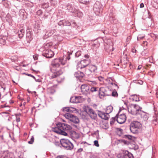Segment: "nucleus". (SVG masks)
Returning a JSON list of instances; mask_svg holds the SVG:
<instances>
[{"instance_id": "4c0bfd02", "label": "nucleus", "mask_w": 158, "mask_h": 158, "mask_svg": "<svg viewBox=\"0 0 158 158\" xmlns=\"http://www.w3.org/2000/svg\"><path fill=\"white\" fill-rule=\"evenodd\" d=\"M132 108V109L131 110H130L129 109V108H128V112H129V113L131 114L132 115L138 116V115H137L138 114H137V112H136L135 111H134V110H133V109H132V108Z\"/></svg>"}, {"instance_id": "37998d69", "label": "nucleus", "mask_w": 158, "mask_h": 158, "mask_svg": "<svg viewBox=\"0 0 158 158\" xmlns=\"http://www.w3.org/2000/svg\"><path fill=\"white\" fill-rule=\"evenodd\" d=\"M82 54V53L81 51H77L75 54V56L76 57H78Z\"/></svg>"}, {"instance_id": "8fccbe9b", "label": "nucleus", "mask_w": 158, "mask_h": 158, "mask_svg": "<svg viewBox=\"0 0 158 158\" xmlns=\"http://www.w3.org/2000/svg\"><path fill=\"white\" fill-rule=\"evenodd\" d=\"M94 145L97 147H98L99 145L98 143V142L97 140H95L94 141Z\"/></svg>"}, {"instance_id": "f3484780", "label": "nucleus", "mask_w": 158, "mask_h": 158, "mask_svg": "<svg viewBox=\"0 0 158 158\" xmlns=\"http://www.w3.org/2000/svg\"><path fill=\"white\" fill-rule=\"evenodd\" d=\"M25 27L22 26L19 28L18 33V36L19 38H21L23 37L25 33Z\"/></svg>"}, {"instance_id": "4d7b16f0", "label": "nucleus", "mask_w": 158, "mask_h": 158, "mask_svg": "<svg viewBox=\"0 0 158 158\" xmlns=\"http://www.w3.org/2000/svg\"><path fill=\"white\" fill-rule=\"evenodd\" d=\"M98 79L100 81H103L104 78L102 76H99L98 77Z\"/></svg>"}, {"instance_id": "c9c22d12", "label": "nucleus", "mask_w": 158, "mask_h": 158, "mask_svg": "<svg viewBox=\"0 0 158 158\" xmlns=\"http://www.w3.org/2000/svg\"><path fill=\"white\" fill-rule=\"evenodd\" d=\"M113 110V107L112 106L110 105L109 106L106 108V112L109 114L112 112Z\"/></svg>"}, {"instance_id": "f704fd0d", "label": "nucleus", "mask_w": 158, "mask_h": 158, "mask_svg": "<svg viewBox=\"0 0 158 158\" xmlns=\"http://www.w3.org/2000/svg\"><path fill=\"white\" fill-rule=\"evenodd\" d=\"M121 144H122V145H128L131 144V143L128 141H127V140H125L124 139H122V140Z\"/></svg>"}, {"instance_id": "774afa93", "label": "nucleus", "mask_w": 158, "mask_h": 158, "mask_svg": "<svg viewBox=\"0 0 158 158\" xmlns=\"http://www.w3.org/2000/svg\"><path fill=\"white\" fill-rule=\"evenodd\" d=\"M71 23L72 24L71 25H72V26L73 27H74L76 26V23L75 22H72V23Z\"/></svg>"}, {"instance_id": "338daca9", "label": "nucleus", "mask_w": 158, "mask_h": 158, "mask_svg": "<svg viewBox=\"0 0 158 158\" xmlns=\"http://www.w3.org/2000/svg\"><path fill=\"white\" fill-rule=\"evenodd\" d=\"M106 51L107 52H108L109 54V55H110V54H111V49H106Z\"/></svg>"}, {"instance_id": "20e7f679", "label": "nucleus", "mask_w": 158, "mask_h": 158, "mask_svg": "<svg viewBox=\"0 0 158 158\" xmlns=\"http://www.w3.org/2000/svg\"><path fill=\"white\" fill-rule=\"evenodd\" d=\"M130 106L131 108H132L134 111L137 112L138 116H140L141 118H145V119H147V115L145 114H144L145 112L141 110L142 109V107L135 104H130Z\"/></svg>"}, {"instance_id": "09e8293b", "label": "nucleus", "mask_w": 158, "mask_h": 158, "mask_svg": "<svg viewBox=\"0 0 158 158\" xmlns=\"http://www.w3.org/2000/svg\"><path fill=\"white\" fill-rule=\"evenodd\" d=\"M52 46V44L51 43H47L45 46V48H50Z\"/></svg>"}, {"instance_id": "c03bdc74", "label": "nucleus", "mask_w": 158, "mask_h": 158, "mask_svg": "<svg viewBox=\"0 0 158 158\" xmlns=\"http://www.w3.org/2000/svg\"><path fill=\"white\" fill-rule=\"evenodd\" d=\"M133 82L140 85H142L143 83V81L141 80H134Z\"/></svg>"}, {"instance_id": "5fc2aeb1", "label": "nucleus", "mask_w": 158, "mask_h": 158, "mask_svg": "<svg viewBox=\"0 0 158 158\" xmlns=\"http://www.w3.org/2000/svg\"><path fill=\"white\" fill-rule=\"evenodd\" d=\"M122 139H117L116 141L115 142L117 145L119 144H121Z\"/></svg>"}, {"instance_id": "f03ea898", "label": "nucleus", "mask_w": 158, "mask_h": 158, "mask_svg": "<svg viewBox=\"0 0 158 158\" xmlns=\"http://www.w3.org/2000/svg\"><path fill=\"white\" fill-rule=\"evenodd\" d=\"M56 126L52 128V131L56 133L64 136L68 135L66 131L72 129V127L65 123L59 122L56 124Z\"/></svg>"}, {"instance_id": "4be33fe9", "label": "nucleus", "mask_w": 158, "mask_h": 158, "mask_svg": "<svg viewBox=\"0 0 158 158\" xmlns=\"http://www.w3.org/2000/svg\"><path fill=\"white\" fill-rule=\"evenodd\" d=\"M70 121L73 122L74 123L77 124L79 123L80 121L77 117L73 115L72 118L71 119H69V121H68V123H69Z\"/></svg>"}, {"instance_id": "58836bf2", "label": "nucleus", "mask_w": 158, "mask_h": 158, "mask_svg": "<svg viewBox=\"0 0 158 158\" xmlns=\"http://www.w3.org/2000/svg\"><path fill=\"white\" fill-rule=\"evenodd\" d=\"M6 44V40L1 36H0V46L4 45Z\"/></svg>"}, {"instance_id": "a18cd8bd", "label": "nucleus", "mask_w": 158, "mask_h": 158, "mask_svg": "<svg viewBox=\"0 0 158 158\" xmlns=\"http://www.w3.org/2000/svg\"><path fill=\"white\" fill-rule=\"evenodd\" d=\"M49 6L48 3H44L42 5V7L43 8H47L49 7Z\"/></svg>"}, {"instance_id": "ea45409f", "label": "nucleus", "mask_w": 158, "mask_h": 158, "mask_svg": "<svg viewBox=\"0 0 158 158\" xmlns=\"http://www.w3.org/2000/svg\"><path fill=\"white\" fill-rule=\"evenodd\" d=\"M12 62H15L18 60V57L16 56H11L10 58Z\"/></svg>"}, {"instance_id": "69168bd1", "label": "nucleus", "mask_w": 158, "mask_h": 158, "mask_svg": "<svg viewBox=\"0 0 158 158\" xmlns=\"http://www.w3.org/2000/svg\"><path fill=\"white\" fill-rule=\"evenodd\" d=\"M55 145H56L57 146H58L60 144V142H59L58 141H55Z\"/></svg>"}, {"instance_id": "c756f323", "label": "nucleus", "mask_w": 158, "mask_h": 158, "mask_svg": "<svg viewBox=\"0 0 158 158\" xmlns=\"http://www.w3.org/2000/svg\"><path fill=\"white\" fill-rule=\"evenodd\" d=\"M81 61L82 64H84V65H85V67L89 65L90 63L89 60L87 59H84Z\"/></svg>"}, {"instance_id": "9b49d317", "label": "nucleus", "mask_w": 158, "mask_h": 158, "mask_svg": "<svg viewBox=\"0 0 158 158\" xmlns=\"http://www.w3.org/2000/svg\"><path fill=\"white\" fill-rule=\"evenodd\" d=\"M81 91L83 94L87 95L88 94H89L90 87L87 85H82L81 87Z\"/></svg>"}, {"instance_id": "7c9ffc66", "label": "nucleus", "mask_w": 158, "mask_h": 158, "mask_svg": "<svg viewBox=\"0 0 158 158\" xmlns=\"http://www.w3.org/2000/svg\"><path fill=\"white\" fill-rule=\"evenodd\" d=\"M62 111L63 112H67L69 113L73 112L74 110H71L70 108L68 107H64L62 108Z\"/></svg>"}, {"instance_id": "473e14b6", "label": "nucleus", "mask_w": 158, "mask_h": 158, "mask_svg": "<svg viewBox=\"0 0 158 158\" xmlns=\"http://www.w3.org/2000/svg\"><path fill=\"white\" fill-rule=\"evenodd\" d=\"M6 20L10 24L12 22V19L10 15L8 14L6 15Z\"/></svg>"}, {"instance_id": "412c9836", "label": "nucleus", "mask_w": 158, "mask_h": 158, "mask_svg": "<svg viewBox=\"0 0 158 158\" xmlns=\"http://www.w3.org/2000/svg\"><path fill=\"white\" fill-rule=\"evenodd\" d=\"M133 138H135V137L129 135H125L123 136L122 138L124 139L125 140L128 141L131 143V141L133 140L132 139Z\"/></svg>"}, {"instance_id": "6ab92c4d", "label": "nucleus", "mask_w": 158, "mask_h": 158, "mask_svg": "<svg viewBox=\"0 0 158 158\" xmlns=\"http://www.w3.org/2000/svg\"><path fill=\"white\" fill-rule=\"evenodd\" d=\"M81 98L80 96H72L70 99V102L72 103H78L80 102L79 100Z\"/></svg>"}, {"instance_id": "4468645a", "label": "nucleus", "mask_w": 158, "mask_h": 158, "mask_svg": "<svg viewBox=\"0 0 158 158\" xmlns=\"http://www.w3.org/2000/svg\"><path fill=\"white\" fill-rule=\"evenodd\" d=\"M33 34L32 31L27 30L26 34V40L27 42L30 43L33 39Z\"/></svg>"}, {"instance_id": "0e129e2a", "label": "nucleus", "mask_w": 158, "mask_h": 158, "mask_svg": "<svg viewBox=\"0 0 158 158\" xmlns=\"http://www.w3.org/2000/svg\"><path fill=\"white\" fill-rule=\"evenodd\" d=\"M16 121L17 123L19 122L20 121V118L19 117H16Z\"/></svg>"}, {"instance_id": "864d4df0", "label": "nucleus", "mask_w": 158, "mask_h": 158, "mask_svg": "<svg viewBox=\"0 0 158 158\" xmlns=\"http://www.w3.org/2000/svg\"><path fill=\"white\" fill-rule=\"evenodd\" d=\"M56 158H69L68 157L64 155H59L56 156Z\"/></svg>"}, {"instance_id": "3c124183", "label": "nucleus", "mask_w": 158, "mask_h": 158, "mask_svg": "<svg viewBox=\"0 0 158 158\" xmlns=\"http://www.w3.org/2000/svg\"><path fill=\"white\" fill-rule=\"evenodd\" d=\"M144 36L143 35H139L137 37V40H142L144 38Z\"/></svg>"}, {"instance_id": "e433bc0d", "label": "nucleus", "mask_w": 158, "mask_h": 158, "mask_svg": "<svg viewBox=\"0 0 158 158\" xmlns=\"http://www.w3.org/2000/svg\"><path fill=\"white\" fill-rule=\"evenodd\" d=\"M64 116L66 118L69 119L68 121H69V119H71L72 118V117L73 116V114L69 113H67L65 114Z\"/></svg>"}, {"instance_id": "bf43d9fd", "label": "nucleus", "mask_w": 158, "mask_h": 158, "mask_svg": "<svg viewBox=\"0 0 158 158\" xmlns=\"http://www.w3.org/2000/svg\"><path fill=\"white\" fill-rule=\"evenodd\" d=\"M147 50L146 49L144 50L143 51L142 53L141 54L143 56H145L146 55V53H145V52Z\"/></svg>"}, {"instance_id": "393cba45", "label": "nucleus", "mask_w": 158, "mask_h": 158, "mask_svg": "<svg viewBox=\"0 0 158 158\" xmlns=\"http://www.w3.org/2000/svg\"><path fill=\"white\" fill-rule=\"evenodd\" d=\"M54 32V31L53 30H49L47 31L46 32L45 35L44 36V38L46 39L48 37L51 36L52 35Z\"/></svg>"}, {"instance_id": "e2e57ef3", "label": "nucleus", "mask_w": 158, "mask_h": 158, "mask_svg": "<svg viewBox=\"0 0 158 158\" xmlns=\"http://www.w3.org/2000/svg\"><path fill=\"white\" fill-rule=\"evenodd\" d=\"M136 50L135 49V48H133L132 49V52L133 53H135L136 52Z\"/></svg>"}, {"instance_id": "dca6fc26", "label": "nucleus", "mask_w": 158, "mask_h": 158, "mask_svg": "<svg viewBox=\"0 0 158 158\" xmlns=\"http://www.w3.org/2000/svg\"><path fill=\"white\" fill-rule=\"evenodd\" d=\"M77 70H81L85 72L86 70V67H85V65L82 64L81 61L77 63Z\"/></svg>"}, {"instance_id": "13d9d810", "label": "nucleus", "mask_w": 158, "mask_h": 158, "mask_svg": "<svg viewBox=\"0 0 158 158\" xmlns=\"http://www.w3.org/2000/svg\"><path fill=\"white\" fill-rule=\"evenodd\" d=\"M43 13V12L42 10H40L37 11V14L39 15H40Z\"/></svg>"}, {"instance_id": "c85d7f7f", "label": "nucleus", "mask_w": 158, "mask_h": 158, "mask_svg": "<svg viewBox=\"0 0 158 158\" xmlns=\"http://www.w3.org/2000/svg\"><path fill=\"white\" fill-rule=\"evenodd\" d=\"M125 151L126 158H134L133 155L127 150Z\"/></svg>"}, {"instance_id": "2f4dec72", "label": "nucleus", "mask_w": 158, "mask_h": 158, "mask_svg": "<svg viewBox=\"0 0 158 158\" xmlns=\"http://www.w3.org/2000/svg\"><path fill=\"white\" fill-rule=\"evenodd\" d=\"M117 115H116L115 116L111 118L110 119V124L111 126H112L114 123L116 121H117Z\"/></svg>"}, {"instance_id": "603ef678", "label": "nucleus", "mask_w": 158, "mask_h": 158, "mask_svg": "<svg viewBox=\"0 0 158 158\" xmlns=\"http://www.w3.org/2000/svg\"><path fill=\"white\" fill-rule=\"evenodd\" d=\"M23 74H25V75H27L28 76L31 77H33L34 79H35V77L34 76H33V75H32L31 74L26 73H23Z\"/></svg>"}, {"instance_id": "1a4fd4ad", "label": "nucleus", "mask_w": 158, "mask_h": 158, "mask_svg": "<svg viewBox=\"0 0 158 158\" xmlns=\"http://www.w3.org/2000/svg\"><path fill=\"white\" fill-rule=\"evenodd\" d=\"M126 118V115L124 114L117 115V122L120 124H122L125 122Z\"/></svg>"}, {"instance_id": "7ed1b4c3", "label": "nucleus", "mask_w": 158, "mask_h": 158, "mask_svg": "<svg viewBox=\"0 0 158 158\" xmlns=\"http://www.w3.org/2000/svg\"><path fill=\"white\" fill-rule=\"evenodd\" d=\"M60 143L61 146L66 150H71L74 148V145L68 139H62L60 140Z\"/></svg>"}, {"instance_id": "9d476101", "label": "nucleus", "mask_w": 158, "mask_h": 158, "mask_svg": "<svg viewBox=\"0 0 158 158\" xmlns=\"http://www.w3.org/2000/svg\"><path fill=\"white\" fill-rule=\"evenodd\" d=\"M85 74H86L85 72L81 70H78V71L75 73L74 76L76 78L79 79L81 81V80L85 77Z\"/></svg>"}, {"instance_id": "b1692460", "label": "nucleus", "mask_w": 158, "mask_h": 158, "mask_svg": "<svg viewBox=\"0 0 158 158\" xmlns=\"http://www.w3.org/2000/svg\"><path fill=\"white\" fill-rule=\"evenodd\" d=\"M116 132L117 135L119 137L122 138L123 136L124 135L123 134V130L121 128H116Z\"/></svg>"}, {"instance_id": "cd10ccee", "label": "nucleus", "mask_w": 158, "mask_h": 158, "mask_svg": "<svg viewBox=\"0 0 158 158\" xmlns=\"http://www.w3.org/2000/svg\"><path fill=\"white\" fill-rule=\"evenodd\" d=\"M99 88H100L98 87H91V88H90L89 94H90V92L93 93L94 92H97L98 93Z\"/></svg>"}, {"instance_id": "423d86ee", "label": "nucleus", "mask_w": 158, "mask_h": 158, "mask_svg": "<svg viewBox=\"0 0 158 158\" xmlns=\"http://www.w3.org/2000/svg\"><path fill=\"white\" fill-rule=\"evenodd\" d=\"M141 126V124L138 121H133L130 123L129 129L131 131L133 134L138 133V130Z\"/></svg>"}, {"instance_id": "f8f14e48", "label": "nucleus", "mask_w": 158, "mask_h": 158, "mask_svg": "<svg viewBox=\"0 0 158 158\" xmlns=\"http://www.w3.org/2000/svg\"><path fill=\"white\" fill-rule=\"evenodd\" d=\"M105 88L102 87L99 89L98 94L99 95L100 98H102L105 96H110V94H107V93H105Z\"/></svg>"}, {"instance_id": "f257e3e1", "label": "nucleus", "mask_w": 158, "mask_h": 158, "mask_svg": "<svg viewBox=\"0 0 158 158\" xmlns=\"http://www.w3.org/2000/svg\"><path fill=\"white\" fill-rule=\"evenodd\" d=\"M72 54L68 52L66 55L55 59L52 61L51 63L52 68L50 69V70L53 73L50 76L51 78H56L63 73L62 69L60 67V64L63 65H65L66 63L67 60H69L70 59V55Z\"/></svg>"}, {"instance_id": "a878e982", "label": "nucleus", "mask_w": 158, "mask_h": 158, "mask_svg": "<svg viewBox=\"0 0 158 158\" xmlns=\"http://www.w3.org/2000/svg\"><path fill=\"white\" fill-rule=\"evenodd\" d=\"M131 97L133 98H130V99L132 100L133 101L138 102L139 101V97L136 94H133L131 96Z\"/></svg>"}, {"instance_id": "052dcab7", "label": "nucleus", "mask_w": 158, "mask_h": 158, "mask_svg": "<svg viewBox=\"0 0 158 158\" xmlns=\"http://www.w3.org/2000/svg\"><path fill=\"white\" fill-rule=\"evenodd\" d=\"M83 149L82 148H80L77 151V153H79L83 151Z\"/></svg>"}, {"instance_id": "72a5a7b5", "label": "nucleus", "mask_w": 158, "mask_h": 158, "mask_svg": "<svg viewBox=\"0 0 158 158\" xmlns=\"http://www.w3.org/2000/svg\"><path fill=\"white\" fill-rule=\"evenodd\" d=\"M79 2L82 4H85V5H88L89 4L91 0H78Z\"/></svg>"}, {"instance_id": "de8ad7c7", "label": "nucleus", "mask_w": 158, "mask_h": 158, "mask_svg": "<svg viewBox=\"0 0 158 158\" xmlns=\"http://www.w3.org/2000/svg\"><path fill=\"white\" fill-rule=\"evenodd\" d=\"M111 95L114 97H117L118 94L116 91H113Z\"/></svg>"}, {"instance_id": "79ce46f5", "label": "nucleus", "mask_w": 158, "mask_h": 158, "mask_svg": "<svg viewBox=\"0 0 158 158\" xmlns=\"http://www.w3.org/2000/svg\"><path fill=\"white\" fill-rule=\"evenodd\" d=\"M117 156L118 158H126L125 151L123 154L118 155Z\"/></svg>"}, {"instance_id": "bb28decb", "label": "nucleus", "mask_w": 158, "mask_h": 158, "mask_svg": "<svg viewBox=\"0 0 158 158\" xmlns=\"http://www.w3.org/2000/svg\"><path fill=\"white\" fill-rule=\"evenodd\" d=\"M97 69V67L95 65L90 64L89 65V70L91 72H94Z\"/></svg>"}, {"instance_id": "aec40b11", "label": "nucleus", "mask_w": 158, "mask_h": 158, "mask_svg": "<svg viewBox=\"0 0 158 158\" xmlns=\"http://www.w3.org/2000/svg\"><path fill=\"white\" fill-rule=\"evenodd\" d=\"M58 25L60 26H69L71 25V23L69 21L66 20H60L58 23Z\"/></svg>"}, {"instance_id": "39448f33", "label": "nucleus", "mask_w": 158, "mask_h": 158, "mask_svg": "<svg viewBox=\"0 0 158 158\" xmlns=\"http://www.w3.org/2000/svg\"><path fill=\"white\" fill-rule=\"evenodd\" d=\"M83 110L93 119L95 120L97 118V113L88 106H84Z\"/></svg>"}, {"instance_id": "0eeeda50", "label": "nucleus", "mask_w": 158, "mask_h": 158, "mask_svg": "<svg viewBox=\"0 0 158 158\" xmlns=\"http://www.w3.org/2000/svg\"><path fill=\"white\" fill-rule=\"evenodd\" d=\"M42 55L47 58H50L54 56V53L51 50L45 48L43 51Z\"/></svg>"}, {"instance_id": "ddd939ff", "label": "nucleus", "mask_w": 158, "mask_h": 158, "mask_svg": "<svg viewBox=\"0 0 158 158\" xmlns=\"http://www.w3.org/2000/svg\"><path fill=\"white\" fill-rule=\"evenodd\" d=\"M98 115L101 118L105 120H108L110 118L109 114L107 113L103 112L102 111L98 110Z\"/></svg>"}, {"instance_id": "6e6d98bb", "label": "nucleus", "mask_w": 158, "mask_h": 158, "mask_svg": "<svg viewBox=\"0 0 158 158\" xmlns=\"http://www.w3.org/2000/svg\"><path fill=\"white\" fill-rule=\"evenodd\" d=\"M39 55L38 54H35L33 56V58L35 60H36L38 59Z\"/></svg>"}, {"instance_id": "a19ab883", "label": "nucleus", "mask_w": 158, "mask_h": 158, "mask_svg": "<svg viewBox=\"0 0 158 158\" xmlns=\"http://www.w3.org/2000/svg\"><path fill=\"white\" fill-rule=\"evenodd\" d=\"M50 2L51 5L54 6L57 4V1L56 0H50Z\"/></svg>"}, {"instance_id": "6e6552de", "label": "nucleus", "mask_w": 158, "mask_h": 158, "mask_svg": "<svg viewBox=\"0 0 158 158\" xmlns=\"http://www.w3.org/2000/svg\"><path fill=\"white\" fill-rule=\"evenodd\" d=\"M102 9V5L100 2L98 1L96 2L93 6V10L94 12L99 13Z\"/></svg>"}, {"instance_id": "5701e85b", "label": "nucleus", "mask_w": 158, "mask_h": 158, "mask_svg": "<svg viewBox=\"0 0 158 158\" xmlns=\"http://www.w3.org/2000/svg\"><path fill=\"white\" fill-rule=\"evenodd\" d=\"M50 84H48L47 89L50 91L51 94H53L55 91L54 88L56 87V85H52V86L50 85Z\"/></svg>"}, {"instance_id": "a211bd4d", "label": "nucleus", "mask_w": 158, "mask_h": 158, "mask_svg": "<svg viewBox=\"0 0 158 158\" xmlns=\"http://www.w3.org/2000/svg\"><path fill=\"white\" fill-rule=\"evenodd\" d=\"M0 158H15V157L13 153L8 152L5 155L0 156Z\"/></svg>"}, {"instance_id": "680f3d73", "label": "nucleus", "mask_w": 158, "mask_h": 158, "mask_svg": "<svg viewBox=\"0 0 158 158\" xmlns=\"http://www.w3.org/2000/svg\"><path fill=\"white\" fill-rule=\"evenodd\" d=\"M90 82L91 83H90L91 84L96 85L97 84L96 82L94 81H90Z\"/></svg>"}, {"instance_id": "2eb2a0df", "label": "nucleus", "mask_w": 158, "mask_h": 158, "mask_svg": "<svg viewBox=\"0 0 158 158\" xmlns=\"http://www.w3.org/2000/svg\"><path fill=\"white\" fill-rule=\"evenodd\" d=\"M65 9L68 10L69 12L71 13H76L77 10L72 4L68 3L66 4Z\"/></svg>"}, {"instance_id": "49530a36", "label": "nucleus", "mask_w": 158, "mask_h": 158, "mask_svg": "<svg viewBox=\"0 0 158 158\" xmlns=\"http://www.w3.org/2000/svg\"><path fill=\"white\" fill-rule=\"evenodd\" d=\"M34 140V139L33 136H31L30 141L28 142V143L30 144H33Z\"/></svg>"}]
</instances>
